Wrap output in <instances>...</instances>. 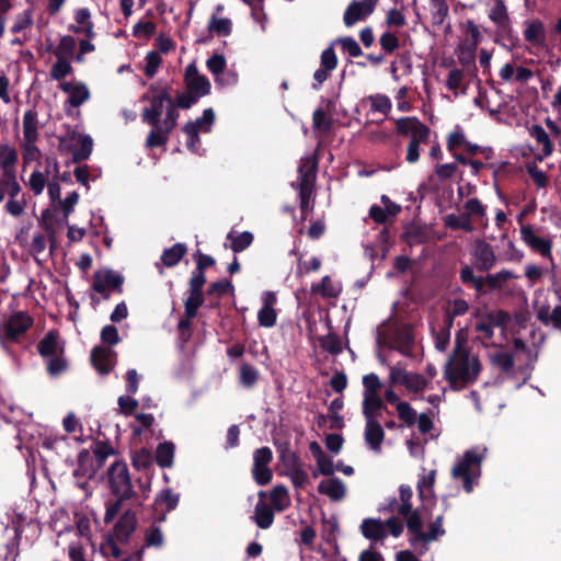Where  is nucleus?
<instances>
[{
    "label": "nucleus",
    "mask_w": 561,
    "mask_h": 561,
    "mask_svg": "<svg viewBox=\"0 0 561 561\" xmlns=\"http://www.w3.org/2000/svg\"><path fill=\"white\" fill-rule=\"evenodd\" d=\"M108 486L111 493L116 497L106 502L104 523L111 524L121 512L123 503L136 496V491L131 483L130 473L127 463L123 460L113 462L107 469Z\"/></svg>",
    "instance_id": "obj_1"
},
{
    "label": "nucleus",
    "mask_w": 561,
    "mask_h": 561,
    "mask_svg": "<svg viewBox=\"0 0 561 561\" xmlns=\"http://www.w3.org/2000/svg\"><path fill=\"white\" fill-rule=\"evenodd\" d=\"M481 370L482 364L477 355L450 354L445 365L444 377L453 390H460L474 383Z\"/></svg>",
    "instance_id": "obj_2"
},
{
    "label": "nucleus",
    "mask_w": 561,
    "mask_h": 561,
    "mask_svg": "<svg viewBox=\"0 0 561 561\" xmlns=\"http://www.w3.org/2000/svg\"><path fill=\"white\" fill-rule=\"evenodd\" d=\"M394 123L399 136L410 137L405 161L410 164L416 163L421 156V145L430 139L431 128L415 116L400 117Z\"/></svg>",
    "instance_id": "obj_3"
},
{
    "label": "nucleus",
    "mask_w": 561,
    "mask_h": 561,
    "mask_svg": "<svg viewBox=\"0 0 561 561\" xmlns=\"http://www.w3.org/2000/svg\"><path fill=\"white\" fill-rule=\"evenodd\" d=\"M516 276L508 270H502L495 274H488L485 277L476 276L473 267L465 264L459 271V278L465 286L472 287L477 297L484 296L491 291L499 290L510 279Z\"/></svg>",
    "instance_id": "obj_4"
},
{
    "label": "nucleus",
    "mask_w": 561,
    "mask_h": 561,
    "mask_svg": "<svg viewBox=\"0 0 561 561\" xmlns=\"http://www.w3.org/2000/svg\"><path fill=\"white\" fill-rule=\"evenodd\" d=\"M317 169L318 161L316 158L302 159L298 168L299 207L302 220L307 219L309 211L313 208L310 199L314 190Z\"/></svg>",
    "instance_id": "obj_5"
},
{
    "label": "nucleus",
    "mask_w": 561,
    "mask_h": 561,
    "mask_svg": "<svg viewBox=\"0 0 561 561\" xmlns=\"http://www.w3.org/2000/svg\"><path fill=\"white\" fill-rule=\"evenodd\" d=\"M482 456L476 449H468L463 453L460 461L451 469L454 479H460L467 493L473 491L474 481L481 474Z\"/></svg>",
    "instance_id": "obj_6"
},
{
    "label": "nucleus",
    "mask_w": 561,
    "mask_h": 561,
    "mask_svg": "<svg viewBox=\"0 0 561 561\" xmlns=\"http://www.w3.org/2000/svg\"><path fill=\"white\" fill-rule=\"evenodd\" d=\"M34 319L26 311L13 312L0 327V344L9 351L8 343L20 342L33 327Z\"/></svg>",
    "instance_id": "obj_7"
},
{
    "label": "nucleus",
    "mask_w": 561,
    "mask_h": 561,
    "mask_svg": "<svg viewBox=\"0 0 561 561\" xmlns=\"http://www.w3.org/2000/svg\"><path fill=\"white\" fill-rule=\"evenodd\" d=\"M172 100L167 89L159 91L154 85H150L149 91L141 96V101L150 103L149 106L142 110L141 121L150 126L161 123L164 103L167 102L168 105Z\"/></svg>",
    "instance_id": "obj_8"
},
{
    "label": "nucleus",
    "mask_w": 561,
    "mask_h": 561,
    "mask_svg": "<svg viewBox=\"0 0 561 561\" xmlns=\"http://www.w3.org/2000/svg\"><path fill=\"white\" fill-rule=\"evenodd\" d=\"M124 276L111 270H98L93 274L92 289L102 295L104 299L110 298L108 290L123 293Z\"/></svg>",
    "instance_id": "obj_9"
},
{
    "label": "nucleus",
    "mask_w": 561,
    "mask_h": 561,
    "mask_svg": "<svg viewBox=\"0 0 561 561\" xmlns=\"http://www.w3.org/2000/svg\"><path fill=\"white\" fill-rule=\"evenodd\" d=\"M273 460L272 449L267 446L257 448L253 453L252 478L257 485H266L272 481L273 472L270 463Z\"/></svg>",
    "instance_id": "obj_10"
},
{
    "label": "nucleus",
    "mask_w": 561,
    "mask_h": 561,
    "mask_svg": "<svg viewBox=\"0 0 561 561\" xmlns=\"http://www.w3.org/2000/svg\"><path fill=\"white\" fill-rule=\"evenodd\" d=\"M387 347L394 350L403 356L413 355L414 334L410 325L397 327L388 334Z\"/></svg>",
    "instance_id": "obj_11"
},
{
    "label": "nucleus",
    "mask_w": 561,
    "mask_h": 561,
    "mask_svg": "<svg viewBox=\"0 0 561 561\" xmlns=\"http://www.w3.org/2000/svg\"><path fill=\"white\" fill-rule=\"evenodd\" d=\"M379 0H354L352 1L344 14H343V22L345 26L352 27L353 25L357 24L358 22H362L366 20L375 10L376 4Z\"/></svg>",
    "instance_id": "obj_12"
},
{
    "label": "nucleus",
    "mask_w": 561,
    "mask_h": 561,
    "mask_svg": "<svg viewBox=\"0 0 561 561\" xmlns=\"http://www.w3.org/2000/svg\"><path fill=\"white\" fill-rule=\"evenodd\" d=\"M479 37H463L456 48V55L462 69L469 75H476V51L478 48Z\"/></svg>",
    "instance_id": "obj_13"
},
{
    "label": "nucleus",
    "mask_w": 561,
    "mask_h": 561,
    "mask_svg": "<svg viewBox=\"0 0 561 561\" xmlns=\"http://www.w3.org/2000/svg\"><path fill=\"white\" fill-rule=\"evenodd\" d=\"M186 90L194 94L197 99L206 96L210 93V81L203 75L198 73L194 65H188L185 69Z\"/></svg>",
    "instance_id": "obj_14"
},
{
    "label": "nucleus",
    "mask_w": 561,
    "mask_h": 561,
    "mask_svg": "<svg viewBox=\"0 0 561 561\" xmlns=\"http://www.w3.org/2000/svg\"><path fill=\"white\" fill-rule=\"evenodd\" d=\"M138 525L136 513L126 510L113 527V536L116 541L127 543Z\"/></svg>",
    "instance_id": "obj_15"
},
{
    "label": "nucleus",
    "mask_w": 561,
    "mask_h": 561,
    "mask_svg": "<svg viewBox=\"0 0 561 561\" xmlns=\"http://www.w3.org/2000/svg\"><path fill=\"white\" fill-rule=\"evenodd\" d=\"M91 363L101 375H108L116 363V353L102 345L94 346L91 351Z\"/></svg>",
    "instance_id": "obj_16"
},
{
    "label": "nucleus",
    "mask_w": 561,
    "mask_h": 561,
    "mask_svg": "<svg viewBox=\"0 0 561 561\" xmlns=\"http://www.w3.org/2000/svg\"><path fill=\"white\" fill-rule=\"evenodd\" d=\"M473 265L479 272H489L496 263L493 247L484 240H478L473 249Z\"/></svg>",
    "instance_id": "obj_17"
},
{
    "label": "nucleus",
    "mask_w": 561,
    "mask_h": 561,
    "mask_svg": "<svg viewBox=\"0 0 561 561\" xmlns=\"http://www.w3.org/2000/svg\"><path fill=\"white\" fill-rule=\"evenodd\" d=\"M100 468H96L93 457L88 449H82L77 459V468L73 471V476L77 479H82L83 482L78 484L83 488L87 480L93 479Z\"/></svg>",
    "instance_id": "obj_18"
},
{
    "label": "nucleus",
    "mask_w": 561,
    "mask_h": 561,
    "mask_svg": "<svg viewBox=\"0 0 561 561\" xmlns=\"http://www.w3.org/2000/svg\"><path fill=\"white\" fill-rule=\"evenodd\" d=\"M204 286L205 283H196L191 279L188 282V296L184 300V312L188 318H196L198 309L205 302Z\"/></svg>",
    "instance_id": "obj_19"
},
{
    "label": "nucleus",
    "mask_w": 561,
    "mask_h": 561,
    "mask_svg": "<svg viewBox=\"0 0 561 561\" xmlns=\"http://www.w3.org/2000/svg\"><path fill=\"white\" fill-rule=\"evenodd\" d=\"M37 352L43 358L65 353V343L59 340V333L50 330L37 344Z\"/></svg>",
    "instance_id": "obj_20"
},
{
    "label": "nucleus",
    "mask_w": 561,
    "mask_h": 561,
    "mask_svg": "<svg viewBox=\"0 0 561 561\" xmlns=\"http://www.w3.org/2000/svg\"><path fill=\"white\" fill-rule=\"evenodd\" d=\"M364 437L369 448L376 453L381 450L385 431L378 420H365Z\"/></svg>",
    "instance_id": "obj_21"
},
{
    "label": "nucleus",
    "mask_w": 561,
    "mask_h": 561,
    "mask_svg": "<svg viewBox=\"0 0 561 561\" xmlns=\"http://www.w3.org/2000/svg\"><path fill=\"white\" fill-rule=\"evenodd\" d=\"M488 16L500 28L505 30L510 23V16L504 0H489Z\"/></svg>",
    "instance_id": "obj_22"
},
{
    "label": "nucleus",
    "mask_w": 561,
    "mask_h": 561,
    "mask_svg": "<svg viewBox=\"0 0 561 561\" xmlns=\"http://www.w3.org/2000/svg\"><path fill=\"white\" fill-rule=\"evenodd\" d=\"M318 492L329 496L334 502H339L345 497L346 488L341 479L331 478L319 483Z\"/></svg>",
    "instance_id": "obj_23"
},
{
    "label": "nucleus",
    "mask_w": 561,
    "mask_h": 561,
    "mask_svg": "<svg viewBox=\"0 0 561 561\" xmlns=\"http://www.w3.org/2000/svg\"><path fill=\"white\" fill-rule=\"evenodd\" d=\"M131 466L142 474L154 473L152 453L146 447L136 450L131 455Z\"/></svg>",
    "instance_id": "obj_24"
},
{
    "label": "nucleus",
    "mask_w": 561,
    "mask_h": 561,
    "mask_svg": "<svg viewBox=\"0 0 561 561\" xmlns=\"http://www.w3.org/2000/svg\"><path fill=\"white\" fill-rule=\"evenodd\" d=\"M443 221L444 226L450 230H462L465 232H472L474 230L472 216L467 211L460 215L448 214L444 217Z\"/></svg>",
    "instance_id": "obj_25"
},
{
    "label": "nucleus",
    "mask_w": 561,
    "mask_h": 561,
    "mask_svg": "<svg viewBox=\"0 0 561 561\" xmlns=\"http://www.w3.org/2000/svg\"><path fill=\"white\" fill-rule=\"evenodd\" d=\"M180 501L179 494L172 492L171 489L162 490L154 499V510L159 511L160 506H165V510L162 512L160 516L157 517L159 522H163L165 519L167 513L176 508Z\"/></svg>",
    "instance_id": "obj_26"
},
{
    "label": "nucleus",
    "mask_w": 561,
    "mask_h": 561,
    "mask_svg": "<svg viewBox=\"0 0 561 561\" xmlns=\"http://www.w3.org/2000/svg\"><path fill=\"white\" fill-rule=\"evenodd\" d=\"M360 531L366 539L373 541L383 540L387 536L385 524L376 518H365L362 522Z\"/></svg>",
    "instance_id": "obj_27"
},
{
    "label": "nucleus",
    "mask_w": 561,
    "mask_h": 561,
    "mask_svg": "<svg viewBox=\"0 0 561 561\" xmlns=\"http://www.w3.org/2000/svg\"><path fill=\"white\" fill-rule=\"evenodd\" d=\"M362 409L365 420H377V415L381 410L390 413L379 394L363 396Z\"/></svg>",
    "instance_id": "obj_28"
},
{
    "label": "nucleus",
    "mask_w": 561,
    "mask_h": 561,
    "mask_svg": "<svg viewBox=\"0 0 561 561\" xmlns=\"http://www.w3.org/2000/svg\"><path fill=\"white\" fill-rule=\"evenodd\" d=\"M530 136L537 141L538 145L542 146V154L537 156L536 160L542 161L543 158L550 157L553 152V144L548 133L540 125H533L529 129Z\"/></svg>",
    "instance_id": "obj_29"
},
{
    "label": "nucleus",
    "mask_w": 561,
    "mask_h": 561,
    "mask_svg": "<svg viewBox=\"0 0 561 561\" xmlns=\"http://www.w3.org/2000/svg\"><path fill=\"white\" fill-rule=\"evenodd\" d=\"M35 108L27 110L23 116V135L26 142H36L38 139V119Z\"/></svg>",
    "instance_id": "obj_30"
},
{
    "label": "nucleus",
    "mask_w": 561,
    "mask_h": 561,
    "mask_svg": "<svg viewBox=\"0 0 561 561\" xmlns=\"http://www.w3.org/2000/svg\"><path fill=\"white\" fill-rule=\"evenodd\" d=\"M274 511L266 503L259 501L254 508L252 519L261 529H268L274 523Z\"/></svg>",
    "instance_id": "obj_31"
},
{
    "label": "nucleus",
    "mask_w": 561,
    "mask_h": 561,
    "mask_svg": "<svg viewBox=\"0 0 561 561\" xmlns=\"http://www.w3.org/2000/svg\"><path fill=\"white\" fill-rule=\"evenodd\" d=\"M175 445L172 442H163L157 446L153 461L160 468H171L174 462Z\"/></svg>",
    "instance_id": "obj_32"
},
{
    "label": "nucleus",
    "mask_w": 561,
    "mask_h": 561,
    "mask_svg": "<svg viewBox=\"0 0 561 561\" xmlns=\"http://www.w3.org/2000/svg\"><path fill=\"white\" fill-rule=\"evenodd\" d=\"M194 259L196 261V267L192 272L191 280H195L196 283H205L206 284V275L205 271L215 264V259L211 255L204 254L197 251L194 254Z\"/></svg>",
    "instance_id": "obj_33"
},
{
    "label": "nucleus",
    "mask_w": 561,
    "mask_h": 561,
    "mask_svg": "<svg viewBox=\"0 0 561 561\" xmlns=\"http://www.w3.org/2000/svg\"><path fill=\"white\" fill-rule=\"evenodd\" d=\"M187 253V247L184 243H175L171 248L165 249L161 254V263L167 267L178 265Z\"/></svg>",
    "instance_id": "obj_34"
},
{
    "label": "nucleus",
    "mask_w": 561,
    "mask_h": 561,
    "mask_svg": "<svg viewBox=\"0 0 561 561\" xmlns=\"http://www.w3.org/2000/svg\"><path fill=\"white\" fill-rule=\"evenodd\" d=\"M221 12L222 8L218 5L216 12L209 20L208 27L210 32L217 33L218 35H228L232 30V23L231 20L224 16Z\"/></svg>",
    "instance_id": "obj_35"
},
{
    "label": "nucleus",
    "mask_w": 561,
    "mask_h": 561,
    "mask_svg": "<svg viewBox=\"0 0 561 561\" xmlns=\"http://www.w3.org/2000/svg\"><path fill=\"white\" fill-rule=\"evenodd\" d=\"M405 518L407 528L409 533L413 535L410 539V545L412 547H416L417 543L421 542L419 537L420 534H423V520L417 510H411V513L408 516H403Z\"/></svg>",
    "instance_id": "obj_36"
},
{
    "label": "nucleus",
    "mask_w": 561,
    "mask_h": 561,
    "mask_svg": "<svg viewBox=\"0 0 561 561\" xmlns=\"http://www.w3.org/2000/svg\"><path fill=\"white\" fill-rule=\"evenodd\" d=\"M93 150V140L89 135H82L79 133L76 142V150L73 152V162L80 163L89 159Z\"/></svg>",
    "instance_id": "obj_37"
},
{
    "label": "nucleus",
    "mask_w": 561,
    "mask_h": 561,
    "mask_svg": "<svg viewBox=\"0 0 561 561\" xmlns=\"http://www.w3.org/2000/svg\"><path fill=\"white\" fill-rule=\"evenodd\" d=\"M71 30L83 35H92L91 14L88 9H79L75 13V24Z\"/></svg>",
    "instance_id": "obj_38"
},
{
    "label": "nucleus",
    "mask_w": 561,
    "mask_h": 561,
    "mask_svg": "<svg viewBox=\"0 0 561 561\" xmlns=\"http://www.w3.org/2000/svg\"><path fill=\"white\" fill-rule=\"evenodd\" d=\"M151 127L152 129L146 139V147L152 149L165 146L169 141L170 133H167L165 129L161 127V123H158L156 126Z\"/></svg>",
    "instance_id": "obj_39"
},
{
    "label": "nucleus",
    "mask_w": 561,
    "mask_h": 561,
    "mask_svg": "<svg viewBox=\"0 0 561 561\" xmlns=\"http://www.w3.org/2000/svg\"><path fill=\"white\" fill-rule=\"evenodd\" d=\"M270 500L276 511L283 512L289 502L287 488L283 484L275 485L271 490Z\"/></svg>",
    "instance_id": "obj_40"
},
{
    "label": "nucleus",
    "mask_w": 561,
    "mask_h": 561,
    "mask_svg": "<svg viewBox=\"0 0 561 561\" xmlns=\"http://www.w3.org/2000/svg\"><path fill=\"white\" fill-rule=\"evenodd\" d=\"M444 516L438 515L428 526V531H423L419 537L422 538L421 542L427 543L434 540H437L438 537L445 535V529L443 527Z\"/></svg>",
    "instance_id": "obj_41"
},
{
    "label": "nucleus",
    "mask_w": 561,
    "mask_h": 561,
    "mask_svg": "<svg viewBox=\"0 0 561 561\" xmlns=\"http://www.w3.org/2000/svg\"><path fill=\"white\" fill-rule=\"evenodd\" d=\"M91 94L88 87L83 82H77L76 88L71 91L66 104L72 107H79L90 99Z\"/></svg>",
    "instance_id": "obj_42"
},
{
    "label": "nucleus",
    "mask_w": 561,
    "mask_h": 561,
    "mask_svg": "<svg viewBox=\"0 0 561 561\" xmlns=\"http://www.w3.org/2000/svg\"><path fill=\"white\" fill-rule=\"evenodd\" d=\"M311 290L312 293L320 294L323 298H335L340 294V290L335 288L329 275L323 276L319 284H313Z\"/></svg>",
    "instance_id": "obj_43"
},
{
    "label": "nucleus",
    "mask_w": 561,
    "mask_h": 561,
    "mask_svg": "<svg viewBox=\"0 0 561 561\" xmlns=\"http://www.w3.org/2000/svg\"><path fill=\"white\" fill-rule=\"evenodd\" d=\"M491 364L504 373L513 370L515 362L514 356L507 352H496L490 356Z\"/></svg>",
    "instance_id": "obj_44"
},
{
    "label": "nucleus",
    "mask_w": 561,
    "mask_h": 561,
    "mask_svg": "<svg viewBox=\"0 0 561 561\" xmlns=\"http://www.w3.org/2000/svg\"><path fill=\"white\" fill-rule=\"evenodd\" d=\"M467 137L460 126H456V128L448 134L446 139V147L450 153H455L459 148H465L467 144Z\"/></svg>",
    "instance_id": "obj_45"
},
{
    "label": "nucleus",
    "mask_w": 561,
    "mask_h": 561,
    "mask_svg": "<svg viewBox=\"0 0 561 561\" xmlns=\"http://www.w3.org/2000/svg\"><path fill=\"white\" fill-rule=\"evenodd\" d=\"M233 293L234 286L228 278L214 282L207 288V295L216 296L217 298H221L227 295H232Z\"/></svg>",
    "instance_id": "obj_46"
},
{
    "label": "nucleus",
    "mask_w": 561,
    "mask_h": 561,
    "mask_svg": "<svg viewBox=\"0 0 561 561\" xmlns=\"http://www.w3.org/2000/svg\"><path fill=\"white\" fill-rule=\"evenodd\" d=\"M64 354L59 353L58 355L47 357L46 369L49 376L57 377L68 369V362Z\"/></svg>",
    "instance_id": "obj_47"
},
{
    "label": "nucleus",
    "mask_w": 561,
    "mask_h": 561,
    "mask_svg": "<svg viewBox=\"0 0 561 561\" xmlns=\"http://www.w3.org/2000/svg\"><path fill=\"white\" fill-rule=\"evenodd\" d=\"M367 100L370 102L371 111L379 112L385 116L391 112L392 103L387 95L377 93L369 95Z\"/></svg>",
    "instance_id": "obj_48"
},
{
    "label": "nucleus",
    "mask_w": 561,
    "mask_h": 561,
    "mask_svg": "<svg viewBox=\"0 0 561 561\" xmlns=\"http://www.w3.org/2000/svg\"><path fill=\"white\" fill-rule=\"evenodd\" d=\"M227 238L231 240L230 248L234 253L244 251L253 242V234L250 231H243L236 237L232 236V232H229Z\"/></svg>",
    "instance_id": "obj_49"
},
{
    "label": "nucleus",
    "mask_w": 561,
    "mask_h": 561,
    "mask_svg": "<svg viewBox=\"0 0 561 561\" xmlns=\"http://www.w3.org/2000/svg\"><path fill=\"white\" fill-rule=\"evenodd\" d=\"M240 383L247 388H252L259 380V371L251 364L244 363L240 366Z\"/></svg>",
    "instance_id": "obj_50"
},
{
    "label": "nucleus",
    "mask_w": 561,
    "mask_h": 561,
    "mask_svg": "<svg viewBox=\"0 0 561 561\" xmlns=\"http://www.w3.org/2000/svg\"><path fill=\"white\" fill-rule=\"evenodd\" d=\"M114 454V448L107 442H96L93 457L96 468L101 469L104 466L106 458Z\"/></svg>",
    "instance_id": "obj_51"
},
{
    "label": "nucleus",
    "mask_w": 561,
    "mask_h": 561,
    "mask_svg": "<svg viewBox=\"0 0 561 561\" xmlns=\"http://www.w3.org/2000/svg\"><path fill=\"white\" fill-rule=\"evenodd\" d=\"M320 346L332 355L342 353L341 340L337 334L329 333L319 339Z\"/></svg>",
    "instance_id": "obj_52"
},
{
    "label": "nucleus",
    "mask_w": 561,
    "mask_h": 561,
    "mask_svg": "<svg viewBox=\"0 0 561 561\" xmlns=\"http://www.w3.org/2000/svg\"><path fill=\"white\" fill-rule=\"evenodd\" d=\"M58 220L55 218L50 209H44L41 215L39 225L45 229L51 242H55L56 225Z\"/></svg>",
    "instance_id": "obj_53"
},
{
    "label": "nucleus",
    "mask_w": 561,
    "mask_h": 561,
    "mask_svg": "<svg viewBox=\"0 0 561 561\" xmlns=\"http://www.w3.org/2000/svg\"><path fill=\"white\" fill-rule=\"evenodd\" d=\"M72 66L68 59L57 58V61L50 68V77L54 80L60 81L72 72Z\"/></svg>",
    "instance_id": "obj_54"
},
{
    "label": "nucleus",
    "mask_w": 561,
    "mask_h": 561,
    "mask_svg": "<svg viewBox=\"0 0 561 561\" xmlns=\"http://www.w3.org/2000/svg\"><path fill=\"white\" fill-rule=\"evenodd\" d=\"M401 504L398 506V513L401 516H408L412 510V496L413 492L410 485L402 484L399 488Z\"/></svg>",
    "instance_id": "obj_55"
},
{
    "label": "nucleus",
    "mask_w": 561,
    "mask_h": 561,
    "mask_svg": "<svg viewBox=\"0 0 561 561\" xmlns=\"http://www.w3.org/2000/svg\"><path fill=\"white\" fill-rule=\"evenodd\" d=\"M397 413L401 421L404 422L407 426H412L416 422V411L410 405V403L403 401L397 404Z\"/></svg>",
    "instance_id": "obj_56"
},
{
    "label": "nucleus",
    "mask_w": 561,
    "mask_h": 561,
    "mask_svg": "<svg viewBox=\"0 0 561 561\" xmlns=\"http://www.w3.org/2000/svg\"><path fill=\"white\" fill-rule=\"evenodd\" d=\"M76 37H61L60 43L55 51L57 58H72L76 51Z\"/></svg>",
    "instance_id": "obj_57"
},
{
    "label": "nucleus",
    "mask_w": 561,
    "mask_h": 561,
    "mask_svg": "<svg viewBox=\"0 0 561 561\" xmlns=\"http://www.w3.org/2000/svg\"><path fill=\"white\" fill-rule=\"evenodd\" d=\"M427 380L420 374L410 373L403 386L413 393H420L427 387Z\"/></svg>",
    "instance_id": "obj_58"
},
{
    "label": "nucleus",
    "mask_w": 561,
    "mask_h": 561,
    "mask_svg": "<svg viewBox=\"0 0 561 561\" xmlns=\"http://www.w3.org/2000/svg\"><path fill=\"white\" fill-rule=\"evenodd\" d=\"M257 321L263 328L274 327L277 321V313L274 307L263 306L257 312Z\"/></svg>",
    "instance_id": "obj_59"
},
{
    "label": "nucleus",
    "mask_w": 561,
    "mask_h": 561,
    "mask_svg": "<svg viewBox=\"0 0 561 561\" xmlns=\"http://www.w3.org/2000/svg\"><path fill=\"white\" fill-rule=\"evenodd\" d=\"M313 129L322 133H329L332 128V122L327 117L323 108L318 107L312 114Z\"/></svg>",
    "instance_id": "obj_60"
},
{
    "label": "nucleus",
    "mask_w": 561,
    "mask_h": 561,
    "mask_svg": "<svg viewBox=\"0 0 561 561\" xmlns=\"http://www.w3.org/2000/svg\"><path fill=\"white\" fill-rule=\"evenodd\" d=\"M364 391L363 396L366 394H379L382 383L377 374L370 373L363 377Z\"/></svg>",
    "instance_id": "obj_61"
},
{
    "label": "nucleus",
    "mask_w": 561,
    "mask_h": 561,
    "mask_svg": "<svg viewBox=\"0 0 561 561\" xmlns=\"http://www.w3.org/2000/svg\"><path fill=\"white\" fill-rule=\"evenodd\" d=\"M196 125L197 124H193L192 122H187L184 127H183V131L187 135V148L192 151V152H196L197 151V148H198V145L201 142V138H199V130L198 128H196Z\"/></svg>",
    "instance_id": "obj_62"
},
{
    "label": "nucleus",
    "mask_w": 561,
    "mask_h": 561,
    "mask_svg": "<svg viewBox=\"0 0 561 561\" xmlns=\"http://www.w3.org/2000/svg\"><path fill=\"white\" fill-rule=\"evenodd\" d=\"M18 161V151L8 144L0 145V168L13 167Z\"/></svg>",
    "instance_id": "obj_63"
},
{
    "label": "nucleus",
    "mask_w": 561,
    "mask_h": 561,
    "mask_svg": "<svg viewBox=\"0 0 561 561\" xmlns=\"http://www.w3.org/2000/svg\"><path fill=\"white\" fill-rule=\"evenodd\" d=\"M485 319L490 321V323L497 328H506L507 324L511 322V314L502 309L486 312Z\"/></svg>",
    "instance_id": "obj_64"
}]
</instances>
